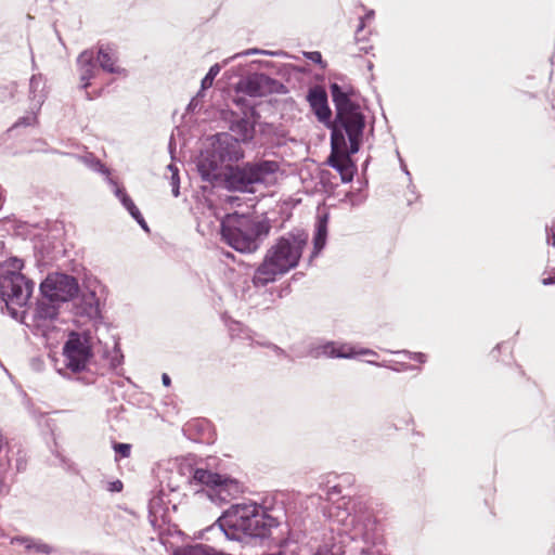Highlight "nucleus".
<instances>
[{"label":"nucleus","mask_w":555,"mask_h":555,"mask_svg":"<svg viewBox=\"0 0 555 555\" xmlns=\"http://www.w3.org/2000/svg\"><path fill=\"white\" fill-rule=\"evenodd\" d=\"M227 165L228 164H224L221 159H219L216 153L209 150L202 155L197 167L204 181H207L212 185L220 186L223 175H225Z\"/></svg>","instance_id":"9d476101"},{"label":"nucleus","mask_w":555,"mask_h":555,"mask_svg":"<svg viewBox=\"0 0 555 555\" xmlns=\"http://www.w3.org/2000/svg\"><path fill=\"white\" fill-rule=\"evenodd\" d=\"M211 551L212 548L198 544L180 550L176 555H211Z\"/></svg>","instance_id":"4be33fe9"},{"label":"nucleus","mask_w":555,"mask_h":555,"mask_svg":"<svg viewBox=\"0 0 555 555\" xmlns=\"http://www.w3.org/2000/svg\"><path fill=\"white\" fill-rule=\"evenodd\" d=\"M193 480L198 485L210 488L223 502H229L242 492L241 486L235 479L204 468H196L194 470Z\"/></svg>","instance_id":"0eeeda50"},{"label":"nucleus","mask_w":555,"mask_h":555,"mask_svg":"<svg viewBox=\"0 0 555 555\" xmlns=\"http://www.w3.org/2000/svg\"><path fill=\"white\" fill-rule=\"evenodd\" d=\"M12 264L15 269L14 271H7L0 274V294L8 307L10 305L23 307L31 296L34 283L18 272L23 267L20 260L14 259Z\"/></svg>","instance_id":"39448f33"},{"label":"nucleus","mask_w":555,"mask_h":555,"mask_svg":"<svg viewBox=\"0 0 555 555\" xmlns=\"http://www.w3.org/2000/svg\"><path fill=\"white\" fill-rule=\"evenodd\" d=\"M219 72H220V66L218 64L212 65L209 69V72L207 73V75L202 80V89L205 90V89L210 88L214 83L216 76L219 74Z\"/></svg>","instance_id":"5701e85b"},{"label":"nucleus","mask_w":555,"mask_h":555,"mask_svg":"<svg viewBox=\"0 0 555 555\" xmlns=\"http://www.w3.org/2000/svg\"><path fill=\"white\" fill-rule=\"evenodd\" d=\"M306 56L311 60L314 63H321L322 62V55L318 51L308 52L306 53Z\"/></svg>","instance_id":"c85d7f7f"},{"label":"nucleus","mask_w":555,"mask_h":555,"mask_svg":"<svg viewBox=\"0 0 555 555\" xmlns=\"http://www.w3.org/2000/svg\"><path fill=\"white\" fill-rule=\"evenodd\" d=\"M38 122L37 114L31 112L17 119L12 128L35 126Z\"/></svg>","instance_id":"b1692460"},{"label":"nucleus","mask_w":555,"mask_h":555,"mask_svg":"<svg viewBox=\"0 0 555 555\" xmlns=\"http://www.w3.org/2000/svg\"><path fill=\"white\" fill-rule=\"evenodd\" d=\"M546 241L555 247V223L546 228Z\"/></svg>","instance_id":"bb28decb"},{"label":"nucleus","mask_w":555,"mask_h":555,"mask_svg":"<svg viewBox=\"0 0 555 555\" xmlns=\"http://www.w3.org/2000/svg\"><path fill=\"white\" fill-rule=\"evenodd\" d=\"M4 488H5L4 479L2 477H0V493L3 492Z\"/></svg>","instance_id":"72a5a7b5"},{"label":"nucleus","mask_w":555,"mask_h":555,"mask_svg":"<svg viewBox=\"0 0 555 555\" xmlns=\"http://www.w3.org/2000/svg\"><path fill=\"white\" fill-rule=\"evenodd\" d=\"M308 237L307 232L294 230L275 238L254 272V286L263 287L295 269L307 247Z\"/></svg>","instance_id":"f257e3e1"},{"label":"nucleus","mask_w":555,"mask_h":555,"mask_svg":"<svg viewBox=\"0 0 555 555\" xmlns=\"http://www.w3.org/2000/svg\"><path fill=\"white\" fill-rule=\"evenodd\" d=\"M543 285L555 284V268L551 271V275L548 278H544L542 280Z\"/></svg>","instance_id":"7c9ffc66"},{"label":"nucleus","mask_w":555,"mask_h":555,"mask_svg":"<svg viewBox=\"0 0 555 555\" xmlns=\"http://www.w3.org/2000/svg\"><path fill=\"white\" fill-rule=\"evenodd\" d=\"M307 100L320 121L326 122L330 120L332 112L327 104V94L322 87L311 88Z\"/></svg>","instance_id":"ddd939ff"},{"label":"nucleus","mask_w":555,"mask_h":555,"mask_svg":"<svg viewBox=\"0 0 555 555\" xmlns=\"http://www.w3.org/2000/svg\"><path fill=\"white\" fill-rule=\"evenodd\" d=\"M3 449H9V439L8 437L0 430V452Z\"/></svg>","instance_id":"c756f323"},{"label":"nucleus","mask_w":555,"mask_h":555,"mask_svg":"<svg viewBox=\"0 0 555 555\" xmlns=\"http://www.w3.org/2000/svg\"><path fill=\"white\" fill-rule=\"evenodd\" d=\"M122 489V482L117 480L115 482L112 483V490L114 491H121Z\"/></svg>","instance_id":"2f4dec72"},{"label":"nucleus","mask_w":555,"mask_h":555,"mask_svg":"<svg viewBox=\"0 0 555 555\" xmlns=\"http://www.w3.org/2000/svg\"><path fill=\"white\" fill-rule=\"evenodd\" d=\"M63 356L66 367L77 373L87 369L93 353L88 338L73 332L63 347Z\"/></svg>","instance_id":"6e6552de"},{"label":"nucleus","mask_w":555,"mask_h":555,"mask_svg":"<svg viewBox=\"0 0 555 555\" xmlns=\"http://www.w3.org/2000/svg\"><path fill=\"white\" fill-rule=\"evenodd\" d=\"M339 492H340V490L338 489V487H337V486H334V487L331 489L330 494H332V493H339Z\"/></svg>","instance_id":"f704fd0d"},{"label":"nucleus","mask_w":555,"mask_h":555,"mask_svg":"<svg viewBox=\"0 0 555 555\" xmlns=\"http://www.w3.org/2000/svg\"><path fill=\"white\" fill-rule=\"evenodd\" d=\"M222 526L253 538H266L278 527V520L256 504H236L224 512L220 518Z\"/></svg>","instance_id":"7ed1b4c3"},{"label":"nucleus","mask_w":555,"mask_h":555,"mask_svg":"<svg viewBox=\"0 0 555 555\" xmlns=\"http://www.w3.org/2000/svg\"><path fill=\"white\" fill-rule=\"evenodd\" d=\"M333 102L336 106L337 120L345 129L346 133L362 134L364 128V117L360 107L353 103L348 93L337 85H331Z\"/></svg>","instance_id":"423d86ee"},{"label":"nucleus","mask_w":555,"mask_h":555,"mask_svg":"<svg viewBox=\"0 0 555 555\" xmlns=\"http://www.w3.org/2000/svg\"><path fill=\"white\" fill-rule=\"evenodd\" d=\"M269 78L264 75H254L240 83V89L249 96H262L266 94V87Z\"/></svg>","instance_id":"f3484780"},{"label":"nucleus","mask_w":555,"mask_h":555,"mask_svg":"<svg viewBox=\"0 0 555 555\" xmlns=\"http://www.w3.org/2000/svg\"><path fill=\"white\" fill-rule=\"evenodd\" d=\"M365 28V20L364 17H359V24L357 26L356 30V44L358 47L359 52L362 53H370L373 50V46L370 43V40L365 38L363 35Z\"/></svg>","instance_id":"aec40b11"},{"label":"nucleus","mask_w":555,"mask_h":555,"mask_svg":"<svg viewBox=\"0 0 555 555\" xmlns=\"http://www.w3.org/2000/svg\"><path fill=\"white\" fill-rule=\"evenodd\" d=\"M79 80L81 88L87 89L90 86V80L95 76L96 65L93 61V53L91 51H83L77 59Z\"/></svg>","instance_id":"2eb2a0df"},{"label":"nucleus","mask_w":555,"mask_h":555,"mask_svg":"<svg viewBox=\"0 0 555 555\" xmlns=\"http://www.w3.org/2000/svg\"><path fill=\"white\" fill-rule=\"evenodd\" d=\"M324 351L328 356L337 358H352L357 356H377V353L372 349L357 347L348 343H330L324 347Z\"/></svg>","instance_id":"4468645a"},{"label":"nucleus","mask_w":555,"mask_h":555,"mask_svg":"<svg viewBox=\"0 0 555 555\" xmlns=\"http://www.w3.org/2000/svg\"><path fill=\"white\" fill-rule=\"evenodd\" d=\"M211 151L217 154L224 164L233 165L244 157V152L236 139L231 134L220 133L216 135Z\"/></svg>","instance_id":"9b49d317"},{"label":"nucleus","mask_w":555,"mask_h":555,"mask_svg":"<svg viewBox=\"0 0 555 555\" xmlns=\"http://www.w3.org/2000/svg\"><path fill=\"white\" fill-rule=\"evenodd\" d=\"M98 61L103 70L115 74L120 68L116 64V55L109 47H101L98 51Z\"/></svg>","instance_id":"6ab92c4d"},{"label":"nucleus","mask_w":555,"mask_h":555,"mask_svg":"<svg viewBox=\"0 0 555 555\" xmlns=\"http://www.w3.org/2000/svg\"><path fill=\"white\" fill-rule=\"evenodd\" d=\"M271 230L268 220H259L246 215H228L221 222V237L224 243L240 253H255L258 240Z\"/></svg>","instance_id":"f03ea898"},{"label":"nucleus","mask_w":555,"mask_h":555,"mask_svg":"<svg viewBox=\"0 0 555 555\" xmlns=\"http://www.w3.org/2000/svg\"><path fill=\"white\" fill-rule=\"evenodd\" d=\"M278 170L279 164L273 160L227 165L220 186L229 191L253 192L254 184L267 182Z\"/></svg>","instance_id":"20e7f679"},{"label":"nucleus","mask_w":555,"mask_h":555,"mask_svg":"<svg viewBox=\"0 0 555 555\" xmlns=\"http://www.w3.org/2000/svg\"><path fill=\"white\" fill-rule=\"evenodd\" d=\"M39 314L40 317H49L53 318L56 314L54 307H47L43 309L42 305L39 306Z\"/></svg>","instance_id":"cd10ccee"},{"label":"nucleus","mask_w":555,"mask_h":555,"mask_svg":"<svg viewBox=\"0 0 555 555\" xmlns=\"http://www.w3.org/2000/svg\"><path fill=\"white\" fill-rule=\"evenodd\" d=\"M347 135L350 141V153L354 154L359 151L362 134L354 135V133H347Z\"/></svg>","instance_id":"a878e982"},{"label":"nucleus","mask_w":555,"mask_h":555,"mask_svg":"<svg viewBox=\"0 0 555 555\" xmlns=\"http://www.w3.org/2000/svg\"><path fill=\"white\" fill-rule=\"evenodd\" d=\"M41 293L51 301H68L79 293V285L74 276L59 273L49 275L40 285Z\"/></svg>","instance_id":"1a4fd4ad"},{"label":"nucleus","mask_w":555,"mask_h":555,"mask_svg":"<svg viewBox=\"0 0 555 555\" xmlns=\"http://www.w3.org/2000/svg\"><path fill=\"white\" fill-rule=\"evenodd\" d=\"M326 241V225L323 223H320L317 230V233L313 237V248L314 255H318L321 249L324 247Z\"/></svg>","instance_id":"412c9836"},{"label":"nucleus","mask_w":555,"mask_h":555,"mask_svg":"<svg viewBox=\"0 0 555 555\" xmlns=\"http://www.w3.org/2000/svg\"><path fill=\"white\" fill-rule=\"evenodd\" d=\"M162 380L165 386H170L171 384V379L167 374H163Z\"/></svg>","instance_id":"473e14b6"},{"label":"nucleus","mask_w":555,"mask_h":555,"mask_svg":"<svg viewBox=\"0 0 555 555\" xmlns=\"http://www.w3.org/2000/svg\"><path fill=\"white\" fill-rule=\"evenodd\" d=\"M339 144H345L344 137L337 135L335 132L332 135V153L328 158V164L339 171L344 182L351 181L352 179V164L347 153L339 150Z\"/></svg>","instance_id":"f8f14e48"},{"label":"nucleus","mask_w":555,"mask_h":555,"mask_svg":"<svg viewBox=\"0 0 555 555\" xmlns=\"http://www.w3.org/2000/svg\"><path fill=\"white\" fill-rule=\"evenodd\" d=\"M10 544L11 545H22L25 548V551L28 553L49 555L54 551L52 545L43 542L42 540L34 539V538L27 537V535L13 537L10 540Z\"/></svg>","instance_id":"dca6fc26"},{"label":"nucleus","mask_w":555,"mask_h":555,"mask_svg":"<svg viewBox=\"0 0 555 555\" xmlns=\"http://www.w3.org/2000/svg\"><path fill=\"white\" fill-rule=\"evenodd\" d=\"M115 194L120 199L125 208L129 211V214L137 220V222L144 230H147V225L142 214L140 212L131 197L126 193V191L124 189L117 188Z\"/></svg>","instance_id":"a211bd4d"},{"label":"nucleus","mask_w":555,"mask_h":555,"mask_svg":"<svg viewBox=\"0 0 555 555\" xmlns=\"http://www.w3.org/2000/svg\"><path fill=\"white\" fill-rule=\"evenodd\" d=\"M114 450L119 455V457H129L131 452V446L128 443H115Z\"/></svg>","instance_id":"393cba45"},{"label":"nucleus","mask_w":555,"mask_h":555,"mask_svg":"<svg viewBox=\"0 0 555 555\" xmlns=\"http://www.w3.org/2000/svg\"><path fill=\"white\" fill-rule=\"evenodd\" d=\"M173 194H175V196H178V194H179V189H178V186H175V189H173Z\"/></svg>","instance_id":"c9c22d12"}]
</instances>
